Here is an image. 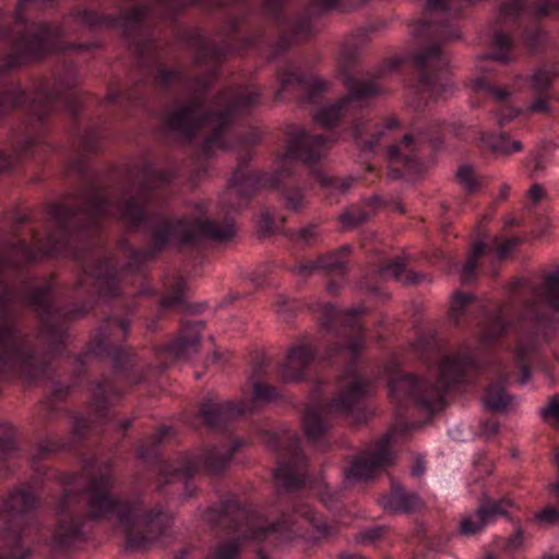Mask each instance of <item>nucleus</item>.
I'll use <instances>...</instances> for the list:
<instances>
[{"label":"nucleus","instance_id":"nucleus-12","mask_svg":"<svg viewBox=\"0 0 559 559\" xmlns=\"http://www.w3.org/2000/svg\"><path fill=\"white\" fill-rule=\"evenodd\" d=\"M37 506V497L29 485H23L0 498V537L3 549L0 559H27L32 550L23 546L27 536V514Z\"/></svg>","mask_w":559,"mask_h":559},{"label":"nucleus","instance_id":"nucleus-61","mask_svg":"<svg viewBox=\"0 0 559 559\" xmlns=\"http://www.w3.org/2000/svg\"><path fill=\"white\" fill-rule=\"evenodd\" d=\"M395 127H397V120L395 118H389L385 122V126L382 129L376 131L372 135V139L366 143V148L373 150L380 139L384 136L385 130L393 129Z\"/></svg>","mask_w":559,"mask_h":559},{"label":"nucleus","instance_id":"nucleus-26","mask_svg":"<svg viewBox=\"0 0 559 559\" xmlns=\"http://www.w3.org/2000/svg\"><path fill=\"white\" fill-rule=\"evenodd\" d=\"M280 83L281 87L275 93L277 99H282L285 92L297 90L304 93L305 100H313L330 87V83L318 75H301L292 70L280 74Z\"/></svg>","mask_w":559,"mask_h":559},{"label":"nucleus","instance_id":"nucleus-21","mask_svg":"<svg viewBox=\"0 0 559 559\" xmlns=\"http://www.w3.org/2000/svg\"><path fill=\"white\" fill-rule=\"evenodd\" d=\"M492 45L495 48L499 49V51L484 55L477 58L476 71L480 75L472 80V87L476 92H484L488 96L492 97L496 102L502 104L511 95V92L507 88L490 84L487 79L484 78V74L492 70L491 63L493 61L500 63L509 62V49L511 46V40L508 35L503 33H497L493 36Z\"/></svg>","mask_w":559,"mask_h":559},{"label":"nucleus","instance_id":"nucleus-15","mask_svg":"<svg viewBox=\"0 0 559 559\" xmlns=\"http://www.w3.org/2000/svg\"><path fill=\"white\" fill-rule=\"evenodd\" d=\"M264 440L267 445L280 450V445L285 444L282 450L283 462H281L274 472V477L278 487L287 491L298 489L305 483L306 460L300 450V439L288 430L278 432H264Z\"/></svg>","mask_w":559,"mask_h":559},{"label":"nucleus","instance_id":"nucleus-62","mask_svg":"<svg viewBox=\"0 0 559 559\" xmlns=\"http://www.w3.org/2000/svg\"><path fill=\"white\" fill-rule=\"evenodd\" d=\"M552 11H559V0H540L535 9V13L539 17Z\"/></svg>","mask_w":559,"mask_h":559},{"label":"nucleus","instance_id":"nucleus-54","mask_svg":"<svg viewBox=\"0 0 559 559\" xmlns=\"http://www.w3.org/2000/svg\"><path fill=\"white\" fill-rule=\"evenodd\" d=\"M548 163H549V160L546 157V155H544L539 152H536V153L531 154L528 162H527V166L531 171L542 173V171L548 170Z\"/></svg>","mask_w":559,"mask_h":559},{"label":"nucleus","instance_id":"nucleus-55","mask_svg":"<svg viewBox=\"0 0 559 559\" xmlns=\"http://www.w3.org/2000/svg\"><path fill=\"white\" fill-rule=\"evenodd\" d=\"M520 240L518 238L507 239L504 241H500L499 239H495L492 242V248L497 251L498 257L500 259L504 258L513 248L519 245Z\"/></svg>","mask_w":559,"mask_h":559},{"label":"nucleus","instance_id":"nucleus-44","mask_svg":"<svg viewBox=\"0 0 559 559\" xmlns=\"http://www.w3.org/2000/svg\"><path fill=\"white\" fill-rule=\"evenodd\" d=\"M475 302L476 298L473 294L456 293L453 295L450 308L451 320L455 324H459L462 317L471 309Z\"/></svg>","mask_w":559,"mask_h":559},{"label":"nucleus","instance_id":"nucleus-13","mask_svg":"<svg viewBox=\"0 0 559 559\" xmlns=\"http://www.w3.org/2000/svg\"><path fill=\"white\" fill-rule=\"evenodd\" d=\"M358 56V49L348 44L343 45L340 52V68L345 76L347 95L340 99L328 103L320 107L314 114V120L322 127L332 128L336 126L343 117L352 112L360 103L371 96L378 95L382 88L374 80L356 82L347 74L346 67Z\"/></svg>","mask_w":559,"mask_h":559},{"label":"nucleus","instance_id":"nucleus-60","mask_svg":"<svg viewBox=\"0 0 559 559\" xmlns=\"http://www.w3.org/2000/svg\"><path fill=\"white\" fill-rule=\"evenodd\" d=\"M318 237V227L314 225H308L301 228L295 236L297 241L304 243H311Z\"/></svg>","mask_w":559,"mask_h":559},{"label":"nucleus","instance_id":"nucleus-7","mask_svg":"<svg viewBox=\"0 0 559 559\" xmlns=\"http://www.w3.org/2000/svg\"><path fill=\"white\" fill-rule=\"evenodd\" d=\"M308 523L321 537L333 535L336 527L316 516L313 508L295 499L292 512H286L273 523H267L264 516L252 507L241 504L237 499H228L211 507L203 515L204 521L223 530H235L243 539L289 542L302 535V525L296 520Z\"/></svg>","mask_w":559,"mask_h":559},{"label":"nucleus","instance_id":"nucleus-1","mask_svg":"<svg viewBox=\"0 0 559 559\" xmlns=\"http://www.w3.org/2000/svg\"><path fill=\"white\" fill-rule=\"evenodd\" d=\"M140 190L124 193L117 211L108 192L95 185L85 187L78 197L79 206L55 203L48 209L49 230L36 248L23 240L3 243L0 250V371L36 381L49 373L50 359L34 349L29 340L15 326L12 304L19 292L8 283V275L39 258L52 254L72 255L82 263L80 286L91 282L102 297H117L120 292L118 271L103 247L92 239L99 219L117 215L132 227L146 223L148 207L155 198L151 187L165 185L169 177H135Z\"/></svg>","mask_w":559,"mask_h":559},{"label":"nucleus","instance_id":"nucleus-14","mask_svg":"<svg viewBox=\"0 0 559 559\" xmlns=\"http://www.w3.org/2000/svg\"><path fill=\"white\" fill-rule=\"evenodd\" d=\"M241 445L239 440H235L230 444L214 445L201 454L180 455L174 462L160 461L157 463L158 483L170 484L176 478L186 479L202 468L210 473H219Z\"/></svg>","mask_w":559,"mask_h":559},{"label":"nucleus","instance_id":"nucleus-35","mask_svg":"<svg viewBox=\"0 0 559 559\" xmlns=\"http://www.w3.org/2000/svg\"><path fill=\"white\" fill-rule=\"evenodd\" d=\"M195 57H194V63L197 66L202 64H211L215 66L218 58L225 53V50L218 49L213 46L210 40L206 38L199 36L195 39Z\"/></svg>","mask_w":559,"mask_h":559},{"label":"nucleus","instance_id":"nucleus-47","mask_svg":"<svg viewBox=\"0 0 559 559\" xmlns=\"http://www.w3.org/2000/svg\"><path fill=\"white\" fill-rule=\"evenodd\" d=\"M240 549L238 538H233L227 542L221 543L212 556L206 559H237Z\"/></svg>","mask_w":559,"mask_h":559},{"label":"nucleus","instance_id":"nucleus-24","mask_svg":"<svg viewBox=\"0 0 559 559\" xmlns=\"http://www.w3.org/2000/svg\"><path fill=\"white\" fill-rule=\"evenodd\" d=\"M147 11V8L136 7L114 17L111 15L100 16L94 11L79 10L74 13V19L88 28L119 27L129 37L133 32L141 29Z\"/></svg>","mask_w":559,"mask_h":559},{"label":"nucleus","instance_id":"nucleus-39","mask_svg":"<svg viewBox=\"0 0 559 559\" xmlns=\"http://www.w3.org/2000/svg\"><path fill=\"white\" fill-rule=\"evenodd\" d=\"M186 288V281L181 277L176 278L162 298V307L170 309L179 308L185 301Z\"/></svg>","mask_w":559,"mask_h":559},{"label":"nucleus","instance_id":"nucleus-49","mask_svg":"<svg viewBox=\"0 0 559 559\" xmlns=\"http://www.w3.org/2000/svg\"><path fill=\"white\" fill-rule=\"evenodd\" d=\"M540 416L547 424L559 429V395L552 396L549 403L540 409Z\"/></svg>","mask_w":559,"mask_h":559},{"label":"nucleus","instance_id":"nucleus-5","mask_svg":"<svg viewBox=\"0 0 559 559\" xmlns=\"http://www.w3.org/2000/svg\"><path fill=\"white\" fill-rule=\"evenodd\" d=\"M413 349L425 360L441 358L437 378L431 381L396 372L390 378L389 391L392 399H409L428 413L440 411L445 394L452 388L467 383L479 368V348L473 341H465L450 353L442 354L436 335L427 333L417 337Z\"/></svg>","mask_w":559,"mask_h":559},{"label":"nucleus","instance_id":"nucleus-52","mask_svg":"<svg viewBox=\"0 0 559 559\" xmlns=\"http://www.w3.org/2000/svg\"><path fill=\"white\" fill-rule=\"evenodd\" d=\"M60 448L56 442L51 440H45L37 444L31 455V461L33 464L46 459L49 454L53 453Z\"/></svg>","mask_w":559,"mask_h":559},{"label":"nucleus","instance_id":"nucleus-42","mask_svg":"<svg viewBox=\"0 0 559 559\" xmlns=\"http://www.w3.org/2000/svg\"><path fill=\"white\" fill-rule=\"evenodd\" d=\"M487 245L484 242H477L473 246L468 260L461 269V281L469 283L475 280V271L477 267V261L486 254Z\"/></svg>","mask_w":559,"mask_h":559},{"label":"nucleus","instance_id":"nucleus-30","mask_svg":"<svg viewBox=\"0 0 559 559\" xmlns=\"http://www.w3.org/2000/svg\"><path fill=\"white\" fill-rule=\"evenodd\" d=\"M382 201L379 195H372L361 205H350L341 215L340 223L344 228H354L376 215L381 207Z\"/></svg>","mask_w":559,"mask_h":559},{"label":"nucleus","instance_id":"nucleus-31","mask_svg":"<svg viewBox=\"0 0 559 559\" xmlns=\"http://www.w3.org/2000/svg\"><path fill=\"white\" fill-rule=\"evenodd\" d=\"M381 503L390 513H405L417 509L420 500L416 495L406 492L400 485H394L390 495L382 498Z\"/></svg>","mask_w":559,"mask_h":559},{"label":"nucleus","instance_id":"nucleus-27","mask_svg":"<svg viewBox=\"0 0 559 559\" xmlns=\"http://www.w3.org/2000/svg\"><path fill=\"white\" fill-rule=\"evenodd\" d=\"M203 326L202 321L182 324L177 338L166 346V353L176 360L191 358L198 353Z\"/></svg>","mask_w":559,"mask_h":559},{"label":"nucleus","instance_id":"nucleus-46","mask_svg":"<svg viewBox=\"0 0 559 559\" xmlns=\"http://www.w3.org/2000/svg\"><path fill=\"white\" fill-rule=\"evenodd\" d=\"M317 185L331 193H346L353 186V177H316Z\"/></svg>","mask_w":559,"mask_h":559},{"label":"nucleus","instance_id":"nucleus-40","mask_svg":"<svg viewBox=\"0 0 559 559\" xmlns=\"http://www.w3.org/2000/svg\"><path fill=\"white\" fill-rule=\"evenodd\" d=\"M155 82L160 88H167L177 84H188V80L181 71L177 69H170L164 64H159L157 67Z\"/></svg>","mask_w":559,"mask_h":559},{"label":"nucleus","instance_id":"nucleus-63","mask_svg":"<svg viewBox=\"0 0 559 559\" xmlns=\"http://www.w3.org/2000/svg\"><path fill=\"white\" fill-rule=\"evenodd\" d=\"M520 115V110L511 106H503L497 112V121L499 124H504Z\"/></svg>","mask_w":559,"mask_h":559},{"label":"nucleus","instance_id":"nucleus-43","mask_svg":"<svg viewBox=\"0 0 559 559\" xmlns=\"http://www.w3.org/2000/svg\"><path fill=\"white\" fill-rule=\"evenodd\" d=\"M510 507H512V501L509 498H503L498 501L487 500L479 506V510L487 523L491 524L498 518L504 516Z\"/></svg>","mask_w":559,"mask_h":559},{"label":"nucleus","instance_id":"nucleus-4","mask_svg":"<svg viewBox=\"0 0 559 559\" xmlns=\"http://www.w3.org/2000/svg\"><path fill=\"white\" fill-rule=\"evenodd\" d=\"M320 322L324 329L335 332L337 342L328 350V357L341 356L350 362L337 381L338 392L325 407L311 406L304 417V429L307 439L326 448L324 435L329 429L328 414L348 413L369 393V382L357 371L354 361L359 357L366 345V333L359 322L362 308L338 310L326 304L318 308Z\"/></svg>","mask_w":559,"mask_h":559},{"label":"nucleus","instance_id":"nucleus-59","mask_svg":"<svg viewBox=\"0 0 559 559\" xmlns=\"http://www.w3.org/2000/svg\"><path fill=\"white\" fill-rule=\"evenodd\" d=\"M535 519L542 524H552L559 520V511L554 507H546L535 514Z\"/></svg>","mask_w":559,"mask_h":559},{"label":"nucleus","instance_id":"nucleus-51","mask_svg":"<svg viewBox=\"0 0 559 559\" xmlns=\"http://www.w3.org/2000/svg\"><path fill=\"white\" fill-rule=\"evenodd\" d=\"M536 96L526 108L531 114H547L550 111V95L548 92L535 93Z\"/></svg>","mask_w":559,"mask_h":559},{"label":"nucleus","instance_id":"nucleus-6","mask_svg":"<svg viewBox=\"0 0 559 559\" xmlns=\"http://www.w3.org/2000/svg\"><path fill=\"white\" fill-rule=\"evenodd\" d=\"M209 85L207 76L190 83V98L175 104L165 115L166 127L188 140L194 138L203 128L213 129V133L204 141V155L227 148L223 130L235 114L252 107L260 96L255 87H245L235 92H222L210 103L205 97Z\"/></svg>","mask_w":559,"mask_h":559},{"label":"nucleus","instance_id":"nucleus-41","mask_svg":"<svg viewBox=\"0 0 559 559\" xmlns=\"http://www.w3.org/2000/svg\"><path fill=\"white\" fill-rule=\"evenodd\" d=\"M117 171L124 175H153L154 167L148 157L136 156L124 160Z\"/></svg>","mask_w":559,"mask_h":559},{"label":"nucleus","instance_id":"nucleus-56","mask_svg":"<svg viewBox=\"0 0 559 559\" xmlns=\"http://www.w3.org/2000/svg\"><path fill=\"white\" fill-rule=\"evenodd\" d=\"M520 240L518 238L507 239L504 241H500L499 239H495L492 242V248L497 251L498 257L500 259L504 258L513 248L519 245Z\"/></svg>","mask_w":559,"mask_h":559},{"label":"nucleus","instance_id":"nucleus-34","mask_svg":"<svg viewBox=\"0 0 559 559\" xmlns=\"http://www.w3.org/2000/svg\"><path fill=\"white\" fill-rule=\"evenodd\" d=\"M121 392L117 391L112 383L108 380L98 382L94 389L92 403L98 417L105 415L110 396H120Z\"/></svg>","mask_w":559,"mask_h":559},{"label":"nucleus","instance_id":"nucleus-29","mask_svg":"<svg viewBox=\"0 0 559 559\" xmlns=\"http://www.w3.org/2000/svg\"><path fill=\"white\" fill-rule=\"evenodd\" d=\"M102 134L95 129L87 130L82 136L83 151L75 152L68 162L69 171L85 174L91 170V159L87 153L99 148Z\"/></svg>","mask_w":559,"mask_h":559},{"label":"nucleus","instance_id":"nucleus-38","mask_svg":"<svg viewBox=\"0 0 559 559\" xmlns=\"http://www.w3.org/2000/svg\"><path fill=\"white\" fill-rule=\"evenodd\" d=\"M556 72L547 67L535 69L528 76L530 90L533 93H545L551 87Z\"/></svg>","mask_w":559,"mask_h":559},{"label":"nucleus","instance_id":"nucleus-8","mask_svg":"<svg viewBox=\"0 0 559 559\" xmlns=\"http://www.w3.org/2000/svg\"><path fill=\"white\" fill-rule=\"evenodd\" d=\"M33 3V0H19L14 15L16 25L11 29L5 28L7 15L0 11V72L21 68L62 48L59 26L41 23L21 27L24 11Z\"/></svg>","mask_w":559,"mask_h":559},{"label":"nucleus","instance_id":"nucleus-10","mask_svg":"<svg viewBox=\"0 0 559 559\" xmlns=\"http://www.w3.org/2000/svg\"><path fill=\"white\" fill-rule=\"evenodd\" d=\"M416 34L437 40L419 49L414 55V61L419 73V88L438 99L452 87L447 71L449 58L441 44L459 38L460 32L450 23L421 21L416 26Z\"/></svg>","mask_w":559,"mask_h":559},{"label":"nucleus","instance_id":"nucleus-48","mask_svg":"<svg viewBox=\"0 0 559 559\" xmlns=\"http://www.w3.org/2000/svg\"><path fill=\"white\" fill-rule=\"evenodd\" d=\"M301 304L296 299H290L286 296L278 295L275 300V310L283 320H288L297 312Z\"/></svg>","mask_w":559,"mask_h":559},{"label":"nucleus","instance_id":"nucleus-17","mask_svg":"<svg viewBox=\"0 0 559 559\" xmlns=\"http://www.w3.org/2000/svg\"><path fill=\"white\" fill-rule=\"evenodd\" d=\"M280 392L276 388L262 382H254L252 388V401L234 403L214 402L209 400L200 408V415L205 425L212 429L221 428L238 415L250 413L254 404L269 403L276 400Z\"/></svg>","mask_w":559,"mask_h":559},{"label":"nucleus","instance_id":"nucleus-57","mask_svg":"<svg viewBox=\"0 0 559 559\" xmlns=\"http://www.w3.org/2000/svg\"><path fill=\"white\" fill-rule=\"evenodd\" d=\"M520 240L518 238L507 239L504 241H500L499 239H495L492 242V248L497 251L498 257L500 259L504 258L513 248L519 245Z\"/></svg>","mask_w":559,"mask_h":559},{"label":"nucleus","instance_id":"nucleus-25","mask_svg":"<svg viewBox=\"0 0 559 559\" xmlns=\"http://www.w3.org/2000/svg\"><path fill=\"white\" fill-rule=\"evenodd\" d=\"M316 357V346L310 340L295 344L287 354L286 360L278 366V376L284 382H297L304 379L306 370Z\"/></svg>","mask_w":559,"mask_h":559},{"label":"nucleus","instance_id":"nucleus-16","mask_svg":"<svg viewBox=\"0 0 559 559\" xmlns=\"http://www.w3.org/2000/svg\"><path fill=\"white\" fill-rule=\"evenodd\" d=\"M52 283L34 286L25 292V299L37 312L41 322L40 337L47 343L49 352L57 354L67 337V326L63 321V312L51 301Z\"/></svg>","mask_w":559,"mask_h":559},{"label":"nucleus","instance_id":"nucleus-22","mask_svg":"<svg viewBox=\"0 0 559 559\" xmlns=\"http://www.w3.org/2000/svg\"><path fill=\"white\" fill-rule=\"evenodd\" d=\"M386 159L397 173L401 171L400 167L412 173H426L435 164V157L425 156L421 141L412 134H406L399 143L390 145Z\"/></svg>","mask_w":559,"mask_h":559},{"label":"nucleus","instance_id":"nucleus-11","mask_svg":"<svg viewBox=\"0 0 559 559\" xmlns=\"http://www.w3.org/2000/svg\"><path fill=\"white\" fill-rule=\"evenodd\" d=\"M206 213L205 204L200 203L189 217L182 219L158 217L153 230L155 245L160 248L171 241L189 243L199 238L223 242L235 236L236 229L230 217H224L223 221L210 219Z\"/></svg>","mask_w":559,"mask_h":559},{"label":"nucleus","instance_id":"nucleus-9","mask_svg":"<svg viewBox=\"0 0 559 559\" xmlns=\"http://www.w3.org/2000/svg\"><path fill=\"white\" fill-rule=\"evenodd\" d=\"M76 83L75 73L66 71L53 79L34 81L29 92L20 83H9L0 88V115L26 106L39 120L50 116L60 102H64L72 114H76V95L70 92Z\"/></svg>","mask_w":559,"mask_h":559},{"label":"nucleus","instance_id":"nucleus-18","mask_svg":"<svg viewBox=\"0 0 559 559\" xmlns=\"http://www.w3.org/2000/svg\"><path fill=\"white\" fill-rule=\"evenodd\" d=\"M331 142L323 135H313L304 129H296L289 134L286 152L278 158L283 171L295 169L296 163L309 166L319 162Z\"/></svg>","mask_w":559,"mask_h":559},{"label":"nucleus","instance_id":"nucleus-37","mask_svg":"<svg viewBox=\"0 0 559 559\" xmlns=\"http://www.w3.org/2000/svg\"><path fill=\"white\" fill-rule=\"evenodd\" d=\"M489 525L480 510L465 514L459 525V532L463 536H475Z\"/></svg>","mask_w":559,"mask_h":559},{"label":"nucleus","instance_id":"nucleus-36","mask_svg":"<svg viewBox=\"0 0 559 559\" xmlns=\"http://www.w3.org/2000/svg\"><path fill=\"white\" fill-rule=\"evenodd\" d=\"M227 3V0H155L154 11H160L162 16L173 13L187 4H199L203 7H217Z\"/></svg>","mask_w":559,"mask_h":559},{"label":"nucleus","instance_id":"nucleus-58","mask_svg":"<svg viewBox=\"0 0 559 559\" xmlns=\"http://www.w3.org/2000/svg\"><path fill=\"white\" fill-rule=\"evenodd\" d=\"M286 201L292 210L297 211L304 205L305 194L299 188L292 189L286 193Z\"/></svg>","mask_w":559,"mask_h":559},{"label":"nucleus","instance_id":"nucleus-64","mask_svg":"<svg viewBox=\"0 0 559 559\" xmlns=\"http://www.w3.org/2000/svg\"><path fill=\"white\" fill-rule=\"evenodd\" d=\"M453 0H427V11L443 13L452 9Z\"/></svg>","mask_w":559,"mask_h":559},{"label":"nucleus","instance_id":"nucleus-2","mask_svg":"<svg viewBox=\"0 0 559 559\" xmlns=\"http://www.w3.org/2000/svg\"><path fill=\"white\" fill-rule=\"evenodd\" d=\"M515 285L523 286L522 294L528 295L527 299L524 300L521 295L514 296L511 302L504 306L489 307L483 302L476 306L483 316L479 345L487 347L503 335L510 324V318L515 312L523 330L515 347V360L510 364L495 362L490 368L499 383L488 385L483 404L493 412L506 409L511 402L503 383L518 370L515 381L521 385L526 384L531 379L526 361L544 342L559 332V269L549 274L538 287L526 286L522 282H516Z\"/></svg>","mask_w":559,"mask_h":559},{"label":"nucleus","instance_id":"nucleus-28","mask_svg":"<svg viewBox=\"0 0 559 559\" xmlns=\"http://www.w3.org/2000/svg\"><path fill=\"white\" fill-rule=\"evenodd\" d=\"M348 246L342 247L340 250L326 255L320 257L316 261L299 263L295 266L294 272L298 275H308L314 270H322L328 274H343L346 267L345 255L349 251Z\"/></svg>","mask_w":559,"mask_h":559},{"label":"nucleus","instance_id":"nucleus-3","mask_svg":"<svg viewBox=\"0 0 559 559\" xmlns=\"http://www.w3.org/2000/svg\"><path fill=\"white\" fill-rule=\"evenodd\" d=\"M63 486V493L57 506L58 525L53 539L61 547H69L83 538L84 496L87 502V515L92 519H115L126 536L129 550L145 549L159 540L173 521V514L162 508L146 511L140 497L118 499L109 490L114 478L109 467L91 476L87 471L80 474H59L53 472Z\"/></svg>","mask_w":559,"mask_h":559},{"label":"nucleus","instance_id":"nucleus-50","mask_svg":"<svg viewBox=\"0 0 559 559\" xmlns=\"http://www.w3.org/2000/svg\"><path fill=\"white\" fill-rule=\"evenodd\" d=\"M525 9L524 0H510L501 7V16L504 21H512L519 17Z\"/></svg>","mask_w":559,"mask_h":559},{"label":"nucleus","instance_id":"nucleus-23","mask_svg":"<svg viewBox=\"0 0 559 559\" xmlns=\"http://www.w3.org/2000/svg\"><path fill=\"white\" fill-rule=\"evenodd\" d=\"M129 326L127 320L108 317L88 343V352L98 356H108L116 365H121L127 355L119 343L127 336Z\"/></svg>","mask_w":559,"mask_h":559},{"label":"nucleus","instance_id":"nucleus-32","mask_svg":"<svg viewBox=\"0 0 559 559\" xmlns=\"http://www.w3.org/2000/svg\"><path fill=\"white\" fill-rule=\"evenodd\" d=\"M381 276L394 278L404 284H417L423 276L414 271H406L404 260L396 258L380 267Z\"/></svg>","mask_w":559,"mask_h":559},{"label":"nucleus","instance_id":"nucleus-19","mask_svg":"<svg viewBox=\"0 0 559 559\" xmlns=\"http://www.w3.org/2000/svg\"><path fill=\"white\" fill-rule=\"evenodd\" d=\"M392 438L393 433L389 432L368 447L344 472L345 480L347 483L368 480L390 466L393 462V453L390 449Z\"/></svg>","mask_w":559,"mask_h":559},{"label":"nucleus","instance_id":"nucleus-33","mask_svg":"<svg viewBox=\"0 0 559 559\" xmlns=\"http://www.w3.org/2000/svg\"><path fill=\"white\" fill-rule=\"evenodd\" d=\"M39 143V138L26 139L13 153L0 151V173L15 171L26 159L27 150Z\"/></svg>","mask_w":559,"mask_h":559},{"label":"nucleus","instance_id":"nucleus-53","mask_svg":"<svg viewBox=\"0 0 559 559\" xmlns=\"http://www.w3.org/2000/svg\"><path fill=\"white\" fill-rule=\"evenodd\" d=\"M19 449L12 439H8L0 443V475H3V464L5 461L16 456Z\"/></svg>","mask_w":559,"mask_h":559},{"label":"nucleus","instance_id":"nucleus-45","mask_svg":"<svg viewBox=\"0 0 559 559\" xmlns=\"http://www.w3.org/2000/svg\"><path fill=\"white\" fill-rule=\"evenodd\" d=\"M487 145L495 152L502 154H511L522 150V143L516 140H511L507 134L500 133L490 135L487 139Z\"/></svg>","mask_w":559,"mask_h":559},{"label":"nucleus","instance_id":"nucleus-20","mask_svg":"<svg viewBox=\"0 0 559 559\" xmlns=\"http://www.w3.org/2000/svg\"><path fill=\"white\" fill-rule=\"evenodd\" d=\"M286 177H231L221 199L223 211L241 210L255 194L262 190H277L285 186Z\"/></svg>","mask_w":559,"mask_h":559}]
</instances>
